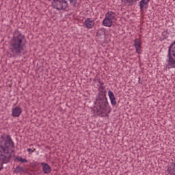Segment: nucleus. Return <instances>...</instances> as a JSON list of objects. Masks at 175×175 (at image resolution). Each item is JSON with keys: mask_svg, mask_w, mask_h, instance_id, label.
<instances>
[{"mask_svg": "<svg viewBox=\"0 0 175 175\" xmlns=\"http://www.w3.org/2000/svg\"><path fill=\"white\" fill-rule=\"evenodd\" d=\"M25 36L16 30L14 33L13 37L10 42L9 50L12 54V57H21L24 54L25 45L23 40H24Z\"/></svg>", "mask_w": 175, "mask_h": 175, "instance_id": "nucleus-1", "label": "nucleus"}, {"mask_svg": "<svg viewBox=\"0 0 175 175\" xmlns=\"http://www.w3.org/2000/svg\"><path fill=\"white\" fill-rule=\"evenodd\" d=\"M98 91V96L95 102L96 113L99 117H109L111 111L107 107L109 102H107V98L106 97V90L103 86H100Z\"/></svg>", "mask_w": 175, "mask_h": 175, "instance_id": "nucleus-2", "label": "nucleus"}, {"mask_svg": "<svg viewBox=\"0 0 175 175\" xmlns=\"http://www.w3.org/2000/svg\"><path fill=\"white\" fill-rule=\"evenodd\" d=\"M14 147V142L12 141L10 137H7L5 146H3L2 142L0 141V170L3 169V165L5 163H9L10 159L12 158V152L9 151V148H13Z\"/></svg>", "mask_w": 175, "mask_h": 175, "instance_id": "nucleus-3", "label": "nucleus"}, {"mask_svg": "<svg viewBox=\"0 0 175 175\" xmlns=\"http://www.w3.org/2000/svg\"><path fill=\"white\" fill-rule=\"evenodd\" d=\"M69 3L71 6L76 8L77 0H53L52 5L57 10H66L69 8Z\"/></svg>", "mask_w": 175, "mask_h": 175, "instance_id": "nucleus-4", "label": "nucleus"}, {"mask_svg": "<svg viewBox=\"0 0 175 175\" xmlns=\"http://www.w3.org/2000/svg\"><path fill=\"white\" fill-rule=\"evenodd\" d=\"M165 174L175 175V158L172 159L170 163L166 167Z\"/></svg>", "mask_w": 175, "mask_h": 175, "instance_id": "nucleus-5", "label": "nucleus"}, {"mask_svg": "<svg viewBox=\"0 0 175 175\" xmlns=\"http://www.w3.org/2000/svg\"><path fill=\"white\" fill-rule=\"evenodd\" d=\"M21 113H23V110H21V107H16L12 109V117H18L21 115Z\"/></svg>", "mask_w": 175, "mask_h": 175, "instance_id": "nucleus-6", "label": "nucleus"}, {"mask_svg": "<svg viewBox=\"0 0 175 175\" xmlns=\"http://www.w3.org/2000/svg\"><path fill=\"white\" fill-rule=\"evenodd\" d=\"M84 24L86 28L91 29V28H94V25H95V22L94 21V20L89 18L85 21Z\"/></svg>", "mask_w": 175, "mask_h": 175, "instance_id": "nucleus-7", "label": "nucleus"}, {"mask_svg": "<svg viewBox=\"0 0 175 175\" xmlns=\"http://www.w3.org/2000/svg\"><path fill=\"white\" fill-rule=\"evenodd\" d=\"M41 165L42 166V170L45 174H49L51 173V167L50 165L46 163H41Z\"/></svg>", "mask_w": 175, "mask_h": 175, "instance_id": "nucleus-8", "label": "nucleus"}, {"mask_svg": "<svg viewBox=\"0 0 175 175\" xmlns=\"http://www.w3.org/2000/svg\"><path fill=\"white\" fill-rule=\"evenodd\" d=\"M148 2H150V0H142L139 2V8L141 12H143L144 9H147V8H148Z\"/></svg>", "mask_w": 175, "mask_h": 175, "instance_id": "nucleus-9", "label": "nucleus"}, {"mask_svg": "<svg viewBox=\"0 0 175 175\" xmlns=\"http://www.w3.org/2000/svg\"><path fill=\"white\" fill-rule=\"evenodd\" d=\"M108 95L112 106H116L117 105V101H116V96H114V93H113L111 90H109Z\"/></svg>", "mask_w": 175, "mask_h": 175, "instance_id": "nucleus-10", "label": "nucleus"}, {"mask_svg": "<svg viewBox=\"0 0 175 175\" xmlns=\"http://www.w3.org/2000/svg\"><path fill=\"white\" fill-rule=\"evenodd\" d=\"M103 25L104 27H111L113 25V21L105 16L103 21Z\"/></svg>", "mask_w": 175, "mask_h": 175, "instance_id": "nucleus-11", "label": "nucleus"}, {"mask_svg": "<svg viewBox=\"0 0 175 175\" xmlns=\"http://www.w3.org/2000/svg\"><path fill=\"white\" fill-rule=\"evenodd\" d=\"M10 137V139L12 140V142H13V140L12 139V137H10V135H7L5 134L4 135H2L1 137H0V142H2V146L3 147H5V144L6 143V141L8 140V137Z\"/></svg>", "mask_w": 175, "mask_h": 175, "instance_id": "nucleus-12", "label": "nucleus"}, {"mask_svg": "<svg viewBox=\"0 0 175 175\" xmlns=\"http://www.w3.org/2000/svg\"><path fill=\"white\" fill-rule=\"evenodd\" d=\"M105 17H107V18H109V20L113 21V20H114V18H116V13H114L113 12H108L105 14Z\"/></svg>", "mask_w": 175, "mask_h": 175, "instance_id": "nucleus-13", "label": "nucleus"}, {"mask_svg": "<svg viewBox=\"0 0 175 175\" xmlns=\"http://www.w3.org/2000/svg\"><path fill=\"white\" fill-rule=\"evenodd\" d=\"M134 46L135 47H142V40L140 38H136L134 40Z\"/></svg>", "mask_w": 175, "mask_h": 175, "instance_id": "nucleus-14", "label": "nucleus"}, {"mask_svg": "<svg viewBox=\"0 0 175 175\" xmlns=\"http://www.w3.org/2000/svg\"><path fill=\"white\" fill-rule=\"evenodd\" d=\"M15 161H18V162H21V163H27V162H28V160L26 159H23V157L20 156L16 157Z\"/></svg>", "mask_w": 175, "mask_h": 175, "instance_id": "nucleus-15", "label": "nucleus"}, {"mask_svg": "<svg viewBox=\"0 0 175 175\" xmlns=\"http://www.w3.org/2000/svg\"><path fill=\"white\" fill-rule=\"evenodd\" d=\"M14 173H21V172H24V168L20 165H18L14 171Z\"/></svg>", "mask_w": 175, "mask_h": 175, "instance_id": "nucleus-16", "label": "nucleus"}, {"mask_svg": "<svg viewBox=\"0 0 175 175\" xmlns=\"http://www.w3.org/2000/svg\"><path fill=\"white\" fill-rule=\"evenodd\" d=\"M139 0H122V2H124V3H129L130 5H133L134 3H136Z\"/></svg>", "mask_w": 175, "mask_h": 175, "instance_id": "nucleus-17", "label": "nucleus"}, {"mask_svg": "<svg viewBox=\"0 0 175 175\" xmlns=\"http://www.w3.org/2000/svg\"><path fill=\"white\" fill-rule=\"evenodd\" d=\"M105 35V31L103 30H99L98 32H97V36H100V35Z\"/></svg>", "mask_w": 175, "mask_h": 175, "instance_id": "nucleus-18", "label": "nucleus"}, {"mask_svg": "<svg viewBox=\"0 0 175 175\" xmlns=\"http://www.w3.org/2000/svg\"><path fill=\"white\" fill-rule=\"evenodd\" d=\"M136 49V53H137V54H140V50H142V47H135Z\"/></svg>", "mask_w": 175, "mask_h": 175, "instance_id": "nucleus-19", "label": "nucleus"}, {"mask_svg": "<svg viewBox=\"0 0 175 175\" xmlns=\"http://www.w3.org/2000/svg\"><path fill=\"white\" fill-rule=\"evenodd\" d=\"M36 149H33V150H32L31 148H28L27 149V151H28V152H29L30 154H32V152H33V151H36Z\"/></svg>", "mask_w": 175, "mask_h": 175, "instance_id": "nucleus-20", "label": "nucleus"}, {"mask_svg": "<svg viewBox=\"0 0 175 175\" xmlns=\"http://www.w3.org/2000/svg\"><path fill=\"white\" fill-rule=\"evenodd\" d=\"M98 83H99V84H100V85H103V84H104L103 82L100 81V80L98 81Z\"/></svg>", "mask_w": 175, "mask_h": 175, "instance_id": "nucleus-21", "label": "nucleus"}, {"mask_svg": "<svg viewBox=\"0 0 175 175\" xmlns=\"http://www.w3.org/2000/svg\"><path fill=\"white\" fill-rule=\"evenodd\" d=\"M139 80H140V77H139Z\"/></svg>", "mask_w": 175, "mask_h": 175, "instance_id": "nucleus-22", "label": "nucleus"}]
</instances>
